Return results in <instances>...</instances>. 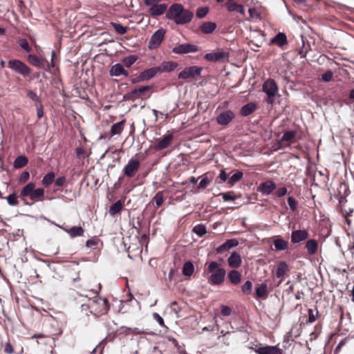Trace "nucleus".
<instances>
[{
	"label": "nucleus",
	"mask_w": 354,
	"mask_h": 354,
	"mask_svg": "<svg viewBox=\"0 0 354 354\" xmlns=\"http://www.w3.org/2000/svg\"><path fill=\"white\" fill-rule=\"evenodd\" d=\"M91 303V314L99 317L106 314L109 310V301L106 298L95 297L90 299Z\"/></svg>",
	"instance_id": "nucleus-4"
},
{
	"label": "nucleus",
	"mask_w": 354,
	"mask_h": 354,
	"mask_svg": "<svg viewBox=\"0 0 354 354\" xmlns=\"http://www.w3.org/2000/svg\"><path fill=\"white\" fill-rule=\"evenodd\" d=\"M8 203L11 206H16L19 204V201L17 200V196L15 192L10 194L7 197Z\"/></svg>",
	"instance_id": "nucleus-53"
},
{
	"label": "nucleus",
	"mask_w": 354,
	"mask_h": 354,
	"mask_svg": "<svg viewBox=\"0 0 354 354\" xmlns=\"http://www.w3.org/2000/svg\"><path fill=\"white\" fill-rule=\"evenodd\" d=\"M227 263L230 268H238L242 263L240 254L236 252H233L228 258Z\"/></svg>",
	"instance_id": "nucleus-21"
},
{
	"label": "nucleus",
	"mask_w": 354,
	"mask_h": 354,
	"mask_svg": "<svg viewBox=\"0 0 354 354\" xmlns=\"http://www.w3.org/2000/svg\"><path fill=\"white\" fill-rule=\"evenodd\" d=\"M210 181V179L208 178L206 174L202 176V179L198 185V189H205L209 184Z\"/></svg>",
	"instance_id": "nucleus-55"
},
{
	"label": "nucleus",
	"mask_w": 354,
	"mask_h": 354,
	"mask_svg": "<svg viewBox=\"0 0 354 354\" xmlns=\"http://www.w3.org/2000/svg\"><path fill=\"white\" fill-rule=\"evenodd\" d=\"M257 354H282V349L277 346H266L259 347L255 350Z\"/></svg>",
	"instance_id": "nucleus-18"
},
{
	"label": "nucleus",
	"mask_w": 354,
	"mask_h": 354,
	"mask_svg": "<svg viewBox=\"0 0 354 354\" xmlns=\"http://www.w3.org/2000/svg\"><path fill=\"white\" fill-rule=\"evenodd\" d=\"M166 17L174 21L176 24H186L190 22L194 17L193 13L184 8L180 3H174L170 6Z\"/></svg>",
	"instance_id": "nucleus-1"
},
{
	"label": "nucleus",
	"mask_w": 354,
	"mask_h": 354,
	"mask_svg": "<svg viewBox=\"0 0 354 354\" xmlns=\"http://www.w3.org/2000/svg\"><path fill=\"white\" fill-rule=\"evenodd\" d=\"M257 106V104L254 102H250L242 106L240 110V115L242 116H248L252 113L256 109Z\"/></svg>",
	"instance_id": "nucleus-26"
},
{
	"label": "nucleus",
	"mask_w": 354,
	"mask_h": 354,
	"mask_svg": "<svg viewBox=\"0 0 354 354\" xmlns=\"http://www.w3.org/2000/svg\"><path fill=\"white\" fill-rule=\"evenodd\" d=\"M35 183L30 182L26 184L20 191L19 197L22 198L26 205H30L26 202L29 198L32 203L43 201L45 196L44 188H35Z\"/></svg>",
	"instance_id": "nucleus-2"
},
{
	"label": "nucleus",
	"mask_w": 354,
	"mask_h": 354,
	"mask_svg": "<svg viewBox=\"0 0 354 354\" xmlns=\"http://www.w3.org/2000/svg\"><path fill=\"white\" fill-rule=\"evenodd\" d=\"M173 140L172 134H166L163 137L158 140V143L155 145L156 150H162L168 147Z\"/></svg>",
	"instance_id": "nucleus-19"
},
{
	"label": "nucleus",
	"mask_w": 354,
	"mask_h": 354,
	"mask_svg": "<svg viewBox=\"0 0 354 354\" xmlns=\"http://www.w3.org/2000/svg\"><path fill=\"white\" fill-rule=\"evenodd\" d=\"M158 0H144L146 6H149V12L152 17H157L162 15L167 10V5L158 3Z\"/></svg>",
	"instance_id": "nucleus-6"
},
{
	"label": "nucleus",
	"mask_w": 354,
	"mask_h": 354,
	"mask_svg": "<svg viewBox=\"0 0 354 354\" xmlns=\"http://www.w3.org/2000/svg\"><path fill=\"white\" fill-rule=\"evenodd\" d=\"M8 66L15 72L24 76H28L30 73V68L24 62L18 59L10 60L8 62Z\"/></svg>",
	"instance_id": "nucleus-8"
},
{
	"label": "nucleus",
	"mask_w": 354,
	"mask_h": 354,
	"mask_svg": "<svg viewBox=\"0 0 354 354\" xmlns=\"http://www.w3.org/2000/svg\"><path fill=\"white\" fill-rule=\"evenodd\" d=\"M194 272V266L190 261H186L183 266L182 273L185 277H191Z\"/></svg>",
	"instance_id": "nucleus-32"
},
{
	"label": "nucleus",
	"mask_w": 354,
	"mask_h": 354,
	"mask_svg": "<svg viewBox=\"0 0 354 354\" xmlns=\"http://www.w3.org/2000/svg\"><path fill=\"white\" fill-rule=\"evenodd\" d=\"M224 243L225 244L226 248L229 250L230 249L237 246L239 245V241L236 239H233L227 240Z\"/></svg>",
	"instance_id": "nucleus-60"
},
{
	"label": "nucleus",
	"mask_w": 354,
	"mask_h": 354,
	"mask_svg": "<svg viewBox=\"0 0 354 354\" xmlns=\"http://www.w3.org/2000/svg\"><path fill=\"white\" fill-rule=\"evenodd\" d=\"M288 205H289L290 209L292 212L296 210L298 203H297V200L294 197L289 196L288 198Z\"/></svg>",
	"instance_id": "nucleus-59"
},
{
	"label": "nucleus",
	"mask_w": 354,
	"mask_h": 354,
	"mask_svg": "<svg viewBox=\"0 0 354 354\" xmlns=\"http://www.w3.org/2000/svg\"><path fill=\"white\" fill-rule=\"evenodd\" d=\"M153 319L162 326H165V323L162 317L157 313H153Z\"/></svg>",
	"instance_id": "nucleus-64"
},
{
	"label": "nucleus",
	"mask_w": 354,
	"mask_h": 354,
	"mask_svg": "<svg viewBox=\"0 0 354 354\" xmlns=\"http://www.w3.org/2000/svg\"><path fill=\"white\" fill-rule=\"evenodd\" d=\"M317 241L315 239H309L306 241V248L308 254L313 255L317 250Z\"/></svg>",
	"instance_id": "nucleus-31"
},
{
	"label": "nucleus",
	"mask_w": 354,
	"mask_h": 354,
	"mask_svg": "<svg viewBox=\"0 0 354 354\" xmlns=\"http://www.w3.org/2000/svg\"><path fill=\"white\" fill-rule=\"evenodd\" d=\"M110 75L112 77H118L123 75L125 77L129 75V73L126 71L121 64H115L111 67L109 71Z\"/></svg>",
	"instance_id": "nucleus-20"
},
{
	"label": "nucleus",
	"mask_w": 354,
	"mask_h": 354,
	"mask_svg": "<svg viewBox=\"0 0 354 354\" xmlns=\"http://www.w3.org/2000/svg\"><path fill=\"white\" fill-rule=\"evenodd\" d=\"M273 245L274 246V249L277 251H282L285 250L288 247V241H285L281 236H277L274 239Z\"/></svg>",
	"instance_id": "nucleus-24"
},
{
	"label": "nucleus",
	"mask_w": 354,
	"mask_h": 354,
	"mask_svg": "<svg viewBox=\"0 0 354 354\" xmlns=\"http://www.w3.org/2000/svg\"><path fill=\"white\" fill-rule=\"evenodd\" d=\"M255 294L257 297L265 298L268 295V287L266 283H261L256 288Z\"/></svg>",
	"instance_id": "nucleus-35"
},
{
	"label": "nucleus",
	"mask_w": 354,
	"mask_h": 354,
	"mask_svg": "<svg viewBox=\"0 0 354 354\" xmlns=\"http://www.w3.org/2000/svg\"><path fill=\"white\" fill-rule=\"evenodd\" d=\"M29 178H30L29 172L27 171H24L21 173V174L19 178V182L20 183H26V181H28Z\"/></svg>",
	"instance_id": "nucleus-61"
},
{
	"label": "nucleus",
	"mask_w": 354,
	"mask_h": 354,
	"mask_svg": "<svg viewBox=\"0 0 354 354\" xmlns=\"http://www.w3.org/2000/svg\"><path fill=\"white\" fill-rule=\"evenodd\" d=\"M279 91L278 86L273 79H268L264 82L263 84V91L266 94V102L268 104H272L274 101V97Z\"/></svg>",
	"instance_id": "nucleus-5"
},
{
	"label": "nucleus",
	"mask_w": 354,
	"mask_h": 354,
	"mask_svg": "<svg viewBox=\"0 0 354 354\" xmlns=\"http://www.w3.org/2000/svg\"><path fill=\"white\" fill-rule=\"evenodd\" d=\"M219 196H222L224 201H234L239 197L233 192L220 193Z\"/></svg>",
	"instance_id": "nucleus-46"
},
{
	"label": "nucleus",
	"mask_w": 354,
	"mask_h": 354,
	"mask_svg": "<svg viewBox=\"0 0 354 354\" xmlns=\"http://www.w3.org/2000/svg\"><path fill=\"white\" fill-rule=\"evenodd\" d=\"M308 319L306 321V324H310L315 322L319 312L318 310H316L315 312L313 309H308Z\"/></svg>",
	"instance_id": "nucleus-47"
},
{
	"label": "nucleus",
	"mask_w": 354,
	"mask_h": 354,
	"mask_svg": "<svg viewBox=\"0 0 354 354\" xmlns=\"http://www.w3.org/2000/svg\"><path fill=\"white\" fill-rule=\"evenodd\" d=\"M199 50V48L194 44L185 43L178 44L172 48V53L177 55L187 54L189 53H196Z\"/></svg>",
	"instance_id": "nucleus-11"
},
{
	"label": "nucleus",
	"mask_w": 354,
	"mask_h": 354,
	"mask_svg": "<svg viewBox=\"0 0 354 354\" xmlns=\"http://www.w3.org/2000/svg\"><path fill=\"white\" fill-rule=\"evenodd\" d=\"M28 162V160L27 157L25 156H19L15 158L13 162V167L16 169H19L25 167Z\"/></svg>",
	"instance_id": "nucleus-37"
},
{
	"label": "nucleus",
	"mask_w": 354,
	"mask_h": 354,
	"mask_svg": "<svg viewBox=\"0 0 354 354\" xmlns=\"http://www.w3.org/2000/svg\"><path fill=\"white\" fill-rule=\"evenodd\" d=\"M178 65L175 62H163L157 68L159 73H169L175 70Z\"/></svg>",
	"instance_id": "nucleus-22"
},
{
	"label": "nucleus",
	"mask_w": 354,
	"mask_h": 354,
	"mask_svg": "<svg viewBox=\"0 0 354 354\" xmlns=\"http://www.w3.org/2000/svg\"><path fill=\"white\" fill-rule=\"evenodd\" d=\"M192 232L199 237H202L207 233L206 227L203 224H198L193 227Z\"/></svg>",
	"instance_id": "nucleus-43"
},
{
	"label": "nucleus",
	"mask_w": 354,
	"mask_h": 354,
	"mask_svg": "<svg viewBox=\"0 0 354 354\" xmlns=\"http://www.w3.org/2000/svg\"><path fill=\"white\" fill-rule=\"evenodd\" d=\"M28 59L31 64L41 68H44L48 64L46 59H40L34 55H28Z\"/></svg>",
	"instance_id": "nucleus-23"
},
{
	"label": "nucleus",
	"mask_w": 354,
	"mask_h": 354,
	"mask_svg": "<svg viewBox=\"0 0 354 354\" xmlns=\"http://www.w3.org/2000/svg\"><path fill=\"white\" fill-rule=\"evenodd\" d=\"M98 242L99 239L96 237H94L86 241V246L92 249H95L98 244Z\"/></svg>",
	"instance_id": "nucleus-58"
},
{
	"label": "nucleus",
	"mask_w": 354,
	"mask_h": 354,
	"mask_svg": "<svg viewBox=\"0 0 354 354\" xmlns=\"http://www.w3.org/2000/svg\"><path fill=\"white\" fill-rule=\"evenodd\" d=\"M243 174L242 171H237L230 178L227 184L230 187L233 186L236 183L239 182L243 178Z\"/></svg>",
	"instance_id": "nucleus-42"
},
{
	"label": "nucleus",
	"mask_w": 354,
	"mask_h": 354,
	"mask_svg": "<svg viewBox=\"0 0 354 354\" xmlns=\"http://www.w3.org/2000/svg\"><path fill=\"white\" fill-rule=\"evenodd\" d=\"M84 230L81 226H73L66 230L71 238L83 236Z\"/></svg>",
	"instance_id": "nucleus-33"
},
{
	"label": "nucleus",
	"mask_w": 354,
	"mask_h": 354,
	"mask_svg": "<svg viewBox=\"0 0 354 354\" xmlns=\"http://www.w3.org/2000/svg\"><path fill=\"white\" fill-rule=\"evenodd\" d=\"M271 43L282 47L288 43L287 37L285 33L279 32L271 39Z\"/></svg>",
	"instance_id": "nucleus-25"
},
{
	"label": "nucleus",
	"mask_w": 354,
	"mask_h": 354,
	"mask_svg": "<svg viewBox=\"0 0 354 354\" xmlns=\"http://www.w3.org/2000/svg\"><path fill=\"white\" fill-rule=\"evenodd\" d=\"M18 44L26 53H30L32 50L28 41L26 39H19L18 40Z\"/></svg>",
	"instance_id": "nucleus-51"
},
{
	"label": "nucleus",
	"mask_w": 354,
	"mask_h": 354,
	"mask_svg": "<svg viewBox=\"0 0 354 354\" xmlns=\"http://www.w3.org/2000/svg\"><path fill=\"white\" fill-rule=\"evenodd\" d=\"M151 88V86H144L138 88H135L131 91L124 94L123 95V100L134 101L137 98H139L145 92L148 91Z\"/></svg>",
	"instance_id": "nucleus-14"
},
{
	"label": "nucleus",
	"mask_w": 354,
	"mask_h": 354,
	"mask_svg": "<svg viewBox=\"0 0 354 354\" xmlns=\"http://www.w3.org/2000/svg\"><path fill=\"white\" fill-rule=\"evenodd\" d=\"M55 174L54 172L50 171L47 173L43 178L41 183L44 187H48L53 183L55 180Z\"/></svg>",
	"instance_id": "nucleus-39"
},
{
	"label": "nucleus",
	"mask_w": 354,
	"mask_h": 354,
	"mask_svg": "<svg viewBox=\"0 0 354 354\" xmlns=\"http://www.w3.org/2000/svg\"><path fill=\"white\" fill-rule=\"evenodd\" d=\"M252 283L250 281H246L241 287L243 293L249 294L251 292Z\"/></svg>",
	"instance_id": "nucleus-57"
},
{
	"label": "nucleus",
	"mask_w": 354,
	"mask_h": 354,
	"mask_svg": "<svg viewBox=\"0 0 354 354\" xmlns=\"http://www.w3.org/2000/svg\"><path fill=\"white\" fill-rule=\"evenodd\" d=\"M216 28V24L214 22L207 21L204 22L200 27L201 31L204 34H211Z\"/></svg>",
	"instance_id": "nucleus-27"
},
{
	"label": "nucleus",
	"mask_w": 354,
	"mask_h": 354,
	"mask_svg": "<svg viewBox=\"0 0 354 354\" xmlns=\"http://www.w3.org/2000/svg\"><path fill=\"white\" fill-rule=\"evenodd\" d=\"M165 33V30L162 28L157 30L151 37L148 44V48L150 50L157 48L163 41Z\"/></svg>",
	"instance_id": "nucleus-10"
},
{
	"label": "nucleus",
	"mask_w": 354,
	"mask_h": 354,
	"mask_svg": "<svg viewBox=\"0 0 354 354\" xmlns=\"http://www.w3.org/2000/svg\"><path fill=\"white\" fill-rule=\"evenodd\" d=\"M301 41H302V46L299 50V55L301 58H304L306 56L308 52L310 50V46L308 42L306 43L304 37L301 36Z\"/></svg>",
	"instance_id": "nucleus-41"
},
{
	"label": "nucleus",
	"mask_w": 354,
	"mask_h": 354,
	"mask_svg": "<svg viewBox=\"0 0 354 354\" xmlns=\"http://www.w3.org/2000/svg\"><path fill=\"white\" fill-rule=\"evenodd\" d=\"M229 57L230 53L223 49L218 50L216 52L206 53L204 55V58L206 60L212 62H228Z\"/></svg>",
	"instance_id": "nucleus-7"
},
{
	"label": "nucleus",
	"mask_w": 354,
	"mask_h": 354,
	"mask_svg": "<svg viewBox=\"0 0 354 354\" xmlns=\"http://www.w3.org/2000/svg\"><path fill=\"white\" fill-rule=\"evenodd\" d=\"M157 207L160 206L165 200L164 194L162 192H157L153 198Z\"/></svg>",
	"instance_id": "nucleus-48"
},
{
	"label": "nucleus",
	"mask_w": 354,
	"mask_h": 354,
	"mask_svg": "<svg viewBox=\"0 0 354 354\" xmlns=\"http://www.w3.org/2000/svg\"><path fill=\"white\" fill-rule=\"evenodd\" d=\"M349 191L346 183H341L338 188V194L335 197L339 201V206H343L346 203V196L348 195Z\"/></svg>",
	"instance_id": "nucleus-15"
},
{
	"label": "nucleus",
	"mask_w": 354,
	"mask_h": 354,
	"mask_svg": "<svg viewBox=\"0 0 354 354\" xmlns=\"http://www.w3.org/2000/svg\"><path fill=\"white\" fill-rule=\"evenodd\" d=\"M139 160L131 158L123 169L124 174L128 177H133L140 168Z\"/></svg>",
	"instance_id": "nucleus-12"
},
{
	"label": "nucleus",
	"mask_w": 354,
	"mask_h": 354,
	"mask_svg": "<svg viewBox=\"0 0 354 354\" xmlns=\"http://www.w3.org/2000/svg\"><path fill=\"white\" fill-rule=\"evenodd\" d=\"M308 237V232L306 230H297L291 232V243H299Z\"/></svg>",
	"instance_id": "nucleus-16"
},
{
	"label": "nucleus",
	"mask_w": 354,
	"mask_h": 354,
	"mask_svg": "<svg viewBox=\"0 0 354 354\" xmlns=\"http://www.w3.org/2000/svg\"><path fill=\"white\" fill-rule=\"evenodd\" d=\"M66 183V178L64 176L58 177L55 182V184L57 187H62Z\"/></svg>",
	"instance_id": "nucleus-62"
},
{
	"label": "nucleus",
	"mask_w": 354,
	"mask_h": 354,
	"mask_svg": "<svg viewBox=\"0 0 354 354\" xmlns=\"http://www.w3.org/2000/svg\"><path fill=\"white\" fill-rule=\"evenodd\" d=\"M207 270L211 273L208 277L209 283L218 286L224 282L226 271L216 261H211L208 265Z\"/></svg>",
	"instance_id": "nucleus-3"
},
{
	"label": "nucleus",
	"mask_w": 354,
	"mask_h": 354,
	"mask_svg": "<svg viewBox=\"0 0 354 354\" xmlns=\"http://www.w3.org/2000/svg\"><path fill=\"white\" fill-rule=\"evenodd\" d=\"M3 351L7 354H12L14 353L13 346H12L10 342H6L3 348Z\"/></svg>",
	"instance_id": "nucleus-63"
},
{
	"label": "nucleus",
	"mask_w": 354,
	"mask_h": 354,
	"mask_svg": "<svg viewBox=\"0 0 354 354\" xmlns=\"http://www.w3.org/2000/svg\"><path fill=\"white\" fill-rule=\"evenodd\" d=\"M333 79V73L330 70L326 71L322 75L321 80L324 82H329L332 81Z\"/></svg>",
	"instance_id": "nucleus-52"
},
{
	"label": "nucleus",
	"mask_w": 354,
	"mask_h": 354,
	"mask_svg": "<svg viewBox=\"0 0 354 354\" xmlns=\"http://www.w3.org/2000/svg\"><path fill=\"white\" fill-rule=\"evenodd\" d=\"M112 26L113 27L114 30L116 32H118L120 35H124L127 31V28L125 26H123L120 24L118 23H111Z\"/></svg>",
	"instance_id": "nucleus-50"
},
{
	"label": "nucleus",
	"mask_w": 354,
	"mask_h": 354,
	"mask_svg": "<svg viewBox=\"0 0 354 354\" xmlns=\"http://www.w3.org/2000/svg\"><path fill=\"white\" fill-rule=\"evenodd\" d=\"M297 131L295 130L288 131L283 133L281 138L279 140V145H281L284 141L290 142L292 141L296 136Z\"/></svg>",
	"instance_id": "nucleus-34"
},
{
	"label": "nucleus",
	"mask_w": 354,
	"mask_h": 354,
	"mask_svg": "<svg viewBox=\"0 0 354 354\" xmlns=\"http://www.w3.org/2000/svg\"><path fill=\"white\" fill-rule=\"evenodd\" d=\"M227 277L230 282L234 285L239 284L241 281V274L234 269L229 272Z\"/></svg>",
	"instance_id": "nucleus-29"
},
{
	"label": "nucleus",
	"mask_w": 354,
	"mask_h": 354,
	"mask_svg": "<svg viewBox=\"0 0 354 354\" xmlns=\"http://www.w3.org/2000/svg\"><path fill=\"white\" fill-rule=\"evenodd\" d=\"M124 333L126 335L133 334V335H142V334H151V333L145 331L142 328H137V327H125L123 326Z\"/></svg>",
	"instance_id": "nucleus-28"
},
{
	"label": "nucleus",
	"mask_w": 354,
	"mask_h": 354,
	"mask_svg": "<svg viewBox=\"0 0 354 354\" xmlns=\"http://www.w3.org/2000/svg\"><path fill=\"white\" fill-rule=\"evenodd\" d=\"M124 122L121 121L113 124L111 127V133L113 135H119L124 129Z\"/></svg>",
	"instance_id": "nucleus-38"
},
{
	"label": "nucleus",
	"mask_w": 354,
	"mask_h": 354,
	"mask_svg": "<svg viewBox=\"0 0 354 354\" xmlns=\"http://www.w3.org/2000/svg\"><path fill=\"white\" fill-rule=\"evenodd\" d=\"M122 209V203L121 201H117L114 203L109 209V214L111 216H115L118 214Z\"/></svg>",
	"instance_id": "nucleus-40"
},
{
	"label": "nucleus",
	"mask_w": 354,
	"mask_h": 354,
	"mask_svg": "<svg viewBox=\"0 0 354 354\" xmlns=\"http://www.w3.org/2000/svg\"><path fill=\"white\" fill-rule=\"evenodd\" d=\"M276 189L275 183L272 180L261 183L258 187V191L263 195L270 194Z\"/></svg>",
	"instance_id": "nucleus-17"
},
{
	"label": "nucleus",
	"mask_w": 354,
	"mask_h": 354,
	"mask_svg": "<svg viewBox=\"0 0 354 354\" xmlns=\"http://www.w3.org/2000/svg\"><path fill=\"white\" fill-rule=\"evenodd\" d=\"M235 118L234 113L231 110H226L221 112L216 116V122L221 126H227Z\"/></svg>",
	"instance_id": "nucleus-13"
},
{
	"label": "nucleus",
	"mask_w": 354,
	"mask_h": 354,
	"mask_svg": "<svg viewBox=\"0 0 354 354\" xmlns=\"http://www.w3.org/2000/svg\"><path fill=\"white\" fill-rule=\"evenodd\" d=\"M28 96L35 102V105L41 103L40 97L32 90L28 91Z\"/></svg>",
	"instance_id": "nucleus-54"
},
{
	"label": "nucleus",
	"mask_w": 354,
	"mask_h": 354,
	"mask_svg": "<svg viewBox=\"0 0 354 354\" xmlns=\"http://www.w3.org/2000/svg\"><path fill=\"white\" fill-rule=\"evenodd\" d=\"M202 71L203 68L201 66H192L186 67L178 73V78L183 80L194 78L201 75Z\"/></svg>",
	"instance_id": "nucleus-9"
},
{
	"label": "nucleus",
	"mask_w": 354,
	"mask_h": 354,
	"mask_svg": "<svg viewBox=\"0 0 354 354\" xmlns=\"http://www.w3.org/2000/svg\"><path fill=\"white\" fill-rule=\"evenodd\" d=\"M209 12V8L207 6L198 8L196 12V17L199 19L203 18L207 15Z\"/></svg>",
	"instance_id": "nucleus-56"
},
{
	"label": "nucleus",
	"mask_w": 354,
	"mask_h": 354,
	"mask_svg": "<svg viewBox=\"0 0 354 354\" xmlns=\"http://www.w3.org/2000/svg\"><path fill=\"white\" fill-rule=\"evenodd\" d=\"M145 81L149 80L154 77L159 73L157 66L145 69L141 72Z\"/></svg>",
	"instance_id": "nucleus-30"
},
{
	"label": "nucleus",
	"mask_w": 354,
	"mask_h": 354,
	"mask_svg": "<svg viewBox=\"0 0 354 354\" xmlns=\"http://www.w3.org/2000/svg\"><path fill=\"white\" fill-rule=\"evenodd\" d=\"M138 59V57L136 55H129L128 57H124L122 59V63L126 67H130L132 66Z\"/></svg>",
	"instance_id": "nucleus-45"
},
{
	"label": "nucleus",
	"mask_w": 354,
	"mask_h": 354,
	"mask_svg": "<svg viewBox=\"0 0 354 354\" xmlns=\"http://www.w3.org/2000/svg\"><path fill=\"white\" fill-rule=\"evenodd\" d=\"M81 297H82V301L84 300H87L88 301V304L86 303H83L82 305H81V310L82 312H85L86 315H88V313H91V300L90 299H88L86 297H83V296H81Z\"/></svg>",
	"instance_id": "nucleus-44"
},
{
	"label": "nucleus",
	"mask_w": 354,
	"mask_h": 354,
	"mask_svg": "<svg viewBox=\"0 0 354 354\" xmlns=\"http://www.w3.org/2000/svg\"><path fill=\"white\" fill-rule=\"evenodd\" d=\"M288 270V267L287 263L285 261H281L279 263L277 270H276V277L277 278L283 277L286 272Z\"/></svg>",
	"instance_id": "nucleus-36"
},
{
	"label": "nucleus",
	"mask_w": 354,
	"mask_h": 354,
	"mask_svg": "<svg viewBox=\"0 0 354 354\" xmlns=\"http://www.w3.org/2000/svg\"><path fill=\"white\" fill-rule=\"evenodd\" d=\"M240 4L237 3L234 1V0H227L225 2V6L227 8V10L229 12H234L235 11Z\"/></svg>",
	"instance_id": "nucleus-49"
}]
</instances>
